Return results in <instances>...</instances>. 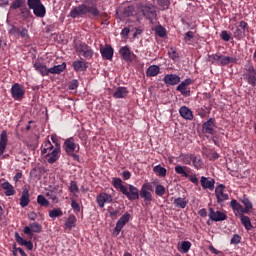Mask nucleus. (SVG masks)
Wrapping results in <instances>:
<instances>
[{
    "label": "nucleus",
    "mask_w": 256,
    "mask_h": 256,
    "mask_svg": "<svg viewBox=\"0 0 256 256\" xmlns=\"http://www.w3.org/2000/svg\"><path fill=\"white\" fill-rule=\"evenodd\" d=\"M0 187L5 191L6 197H11V195H15V187L11 185V183L5 181L3 183H0Z\"/></svg>",
    "instance_id": "obj_25"
},
{
    "label": "nucleus",
    "mask_w": 256,
    "mask_h": 256,
    "mask_svg": "<svg viewBox=\"0 0 256 256\" xmlns=\"http://www.w3.org/2000/svg\"><path fill=\"white\" fill-rule=\"evenodd\" d=\"M230 207L232 208V211L236 217H241V215L245 213L243 206L240 205L237 200H232L230 202Z\"/></svg>",
    "instance_id": "obj_23"
},
{
    "label": "nucleus",
    "mask_w": 256,
    "mask_h": 256,
    "mask_svg": "<svg viewBox=\"0 0 256 256\" xmlns=\"http://www.w3.org/2000/svg\"><path fill=\"white\" fill-rule=\"evenodd\" d=\"M129 219H131V214L126 212L117 221L116 227L114 228V235H116V237L121 233V230L123 229V227H125V225L129 223Z\"/></svg>",
    "instance_id": "obj_10"
},
{
    "label": "nucleus",
    "mask_w": 256,
    "mask_h": 256,
    "mask_svg": "<svg viewBox=\"0 0 256 256\" xmlns=\"http://www.w3.org/2000/svg\"><path fill=\"white\" fill-rule=\"evenodd\" d=\"M134 12H135V7L133 6H128L124 10V14L126 15V17H131V15H133Z\"/></svg>",
    "instance_id": "obj_55"
},
{
    "label": "nucleus",
    "mask_w": 256,
    "mask_h": 256,
    "mask_svg": "<svg viewBox=\"0 0 256 256\" xmlns=\"http://www.w3.org/2000/svg\"><path fill=\"white\" fill-rule=\"evenodd\" d=\"M9 35H12L13 37H19L20 33H21V27H15L12 26L9 31H8Z\"/></svg>",
    "instance_id": "obj_49"
},
{
    "label": "nucleus",
    "mask_w": 256,
    "mask_h": 256,
    "mask_svg": "<svg viewBox=\"0 0 256 256\" xmlns=\"http://www.w3.org/2000/svg\"><path fill=\"white\" fill-rule=\"evenodd\" d=\"M238 29H241L244 32L247 31V29H249L247 22H245L243 20L240 21Z\"/></svg>",
    "instance_id": "obj_61"
},
{
    "label": "nucleus",
    "mask_w": 256,
    "mask_h": 256,
    "mask_svg": "<svg viewBox=\"0 0 256 256\" xmlns=\"http://www.w3.org/2000/svg\"><path fill=\"white\" fill-rule=\"evenodd\" d=\"M151 191H153V186L149 182L144 183L139 191V197L144 199L146 205H149V203L153 201V194H151Z\"/></svg>",
    "instance_id": "obj_7"
},
{
    "label": "nucleus",
    "mask_w": 256,
    "mask_h": 256,
    "mask_svg": "<svg viewBox=\"0 0 256 256\" xmlns=\"http://www.w3.org/2000/svg\"><path fill=\"white\" fill-rule=\"evenodd\" d=\"M215 195L217 199V203H225V201H229V194L225 193V185L220 184L215 188Z\"/></svg>",
    "instance_id": "obj_11"
},
{
    "label": "nucleus",
    "mask_w": 256,
    "mask_h": 256,
    "mask_svg": "<svg viewBox=\"0 0 256 256\" xmlns=\"http://www.w3.org/2000/svg\"><path fill=\"white\" fill-rule=\"evenodd\" d=\"M24 6L25 0H14L10 6V9H21L22 13L29 15V9L25 8Z\"/></svg>",
    "instance_id": "obj_24"
},
{
    "label": "nucleus",
    "mask_w": 256,
    "mask_h": 256,
    "mask_svg": "<svg viewBox=\"0 0 256 256\" xmlns=\"http://www.w3.org/2000/svg\"><path fill=\"white\" fill-rule=\"evenodd\" d=\"M19 37H22L23 39H29V31H27V29L21 27Z\"/></svg>",
    "instance_id": "obj_56"
},
{
    "label": "nucleus",
    "mask_w": 256,
    "mask_h": 256,
    "mask_svg": "<svg viewBox=\"0 0 256 256\" xmlns=\"http://www.w3.org/2000/svg\"><path fill=\"white\" fill-rule=\"evenodd\" d=\"M75 51L85 59H93V55H95L93 49L85 43L76 44Z\"/></svg>",
    "instance_id": "obj_8"
},
{
    "label": "nucleus",
    "mask_w": 256,
    "mask_h": 256,
    "mask_svg": "<svg viewBox=\"0 0 256 256\" xmlns=\"http://www.w3.org/2000/svg\"><path fill=\"white\" fill-rule=\"evenodd\" d=\"M64 147L67 155H71V153H75V151H79V144L75 142V138L70 137L64 142Z\"/></svg>",
    "instance_id": "obj_14"
},
{
    "label": "nucleus",
    "mask_w": 256,
    "mask_h": 256,
    "mask_svg": "<svg viewBox=\"0 0 256 256\" xmlns=\"http://www.w3.org/2000/svg\"><path fill=\"white\" fill-rule=\"evenodd\" d=\"M242 203L245 206L243 212L244 213H250L251 209H253V203L249 200V198L244 197L242 199Z\"/></svg>",
    "instance_id": "obj_40"
},
{
    "label": "nucleus",
    "mask_w": 256,
    "mask_h": 256,
    "mask_svg": "<svg viewBox=\"0 0 256 256\" xmlns=\"http://www.w3.org/2000/svg\"><path fill=\"white\" fill-rule=\"evenodd\" d=\"M129 33H131V30L126 27V28H123V29H122L121 35H122L123 37H129Z\"/></svg>",
    "instance_id": "obj_62"
},
{
    "label": "nucleus",
    "mask_w": 256,
    "mask_h": 256,
    "mask_svg": "<svg viewBox=\"0 0 256 256\" xmlns=\"http://www.w3.org/2000/svg\"><path fill=\"white\" fill-rule=\"evenodd\" d=\"M234 37L238 40L241 41V39H243V37H245V31H243L242 29H240L239 27H237L234 31Z\"/></svg>",
    "instance_id": "obj_47"
},
{
    "label": "nucleus",
    "mask_w": 256,
    "mask_h": 256,
    "mask_svg": "<svg viewBox=\"0 0 256 256\" xmlns=\"http://www.w3.org/2000/svg\"><path fill=\"white\" fill-rule=\"evenodd\" d=\"M11 95L15 101H21L25 97V90L19 83H15L11 88Z\"/></svg>",
    "instance_id": "obj_13"
},
{
    "label": "nucleus",
    "mask_w": 256,
    "mask_h": 256,
    "mask_svg": "<svg viewBox=\"0 0 256 256\" xmlns=\"http://www.w3.org/2000/svg\"><path fill=\"white\" fill-rule=\"evenodd\" d=\"M55 147L53 146V144L51 143V141L46 140L44 141V143L42 144L41 147V153L42 155H47L49 152H51L52 150H54Z\"/></svg>",
    "instance_id": "obj_34"
},
{
    "label": "nucleus",
    "mask_w": 256,
    "mask_h": 256,
    "mask_svg": "<svg viewBox=\"0 0 256 256\" xmlns=\"http://www.w3.org/2000/svg\"><path fill=\"white\" fill-rule=\"evenodd\" d=\"M200 184L202 185L203 189H209V191H213L215 189V179L213 178L202 176L200 179Z\"/></svg>",
    "instance_id": "obj_22"
},
{
    "label": "nucleus",
    "mask_w": 256,
    "mask_h": 256,
    "mask_svg": "<svg viewBox=\"0 0 256 256\" xmlns=\"http://www.w3.org/2000/svg\"><path fill=\"white\" fill-rule=\"evenodd\" d=\"M193 156L194 154H186L182 156V161L185 165H192L193 164Z\"/></svg>",
    "instance_id": "obj_46"
},
{
    "label": "nucleus",
    "mask_w": 256,
    "mask_h": 256,
    "mask_svg": "<svg viewBox=\"0 0 256 256\" xmlns=\"http://www.w3.org/2000/svg\"><path fill=\"white\" fill-rule=\"evenodd\" d=\"M153 172L158 176V177H166L167 176V169L161 165H157L153 168Z\"/></svg>",
    "instance_id": "obj_37"
},
{
    "label": "nucleus",
    "mask_w": 256,
    "mask_h": 256,
    "mask_svg": "<svg viewBox=\"0 0 256 256\" xmlns=\"http://www.w3.org/2000/svg\"><path fill=\"white\" fill-rule=\"evenodd\" d=\"M129 95V90L126 87H118L113 93L114 99H125Z\"/></svg>",
    "instance_id": "obj_28"
},
{
    "label": "nucleus",
    "mask_w": 256,
    "mask_h": 256,
    "mask_svg": "<svg viewBox=\"0 0 256 256\" xmlns=\"http://www.w3.org/2000/svg\"><path fill=\"white\" fill-rule=\"evenodd\" d=\"M154 31L158 37H165V35H167V30H165V27L161 25L156 26Z\"/></svg>",
    "instance_id": "obj_44"
},
{
    "label": "nucleus",
    "mask_w": 256,
    "mask_h": 256,
    "mask_svg": "<svg viewBox=\"0 0 256 256\" xmlns=\"http://www.w3.org/2000/svg\"><path fill=\"white\" fill-rule=\"evenodd\" d=\"M193 81L191 78H188L182 81L176 88V91H179L183 97H189L191 95V90L188 89L189 85H191Z\"/></svg>",
    "instance_id": "obj_12"
},
{
    "label": "nucleus",
    "mask_w": 256,
    "mask_h": 256,
    "mask_svg": "<svg viewBox=\"0 0 256 256\" xmlns=\"http://www.w3.org/2000/svg\"><path fill=\"white\" fill-rule=\"evenodd\" d=\"M72 67L76 71H87L89 64L85 60H76L72 63Z\"/></svg>",
    "instance_id": "obj_26"
},
{
    "label": "nucleus",
    "mask_w": 256,
    "mask_h": 256,
    "mask_svg": "<svg viewBox=\"0 0 256 256\" xmlns=\"http://www.w3.org/2000/svg\"><path fill=\"white\" fill-rule=\"evenodd\" d=\"M198 215H200V217H207V209L202 208L198 211Z\"/></svg>",
    "instance_id": "obj_64"
},
{
    "label": "nucleus",
    "mask_w": 256,
    "mask_h": 256,
    "mask_svg": "<svg viewBox=\"0 0 256 256\" xmlns=\"http://www.w3.org/2000/svg\"><path fill=\"white\" fill-rule=\"evenodd\" d=\"M69 191L73 193V195H77V193H79V186L77 185V182H70Z\"/></svg>",
    "instance_id": "obj_48"
},
{
    "label": "nucleus",
    "mask_w": 256,
    "mask_h": 256,
    "mask_svg": "<svg viewBox=\"0 0 256 256\" xmlns=\"http://www.w3.org/2000/svg\"><path fill=\"white\" fill-rule=\"evenodd\" d=\"M240 217V221L242 223V225L245 227V229L247 231H251V229H253V224H251V219L248 216L245 215H241Z\"/></svg>",
    "instance_id": "obj_35"
},
{
    "label": "nucleus",
    "mask_w": 256,
    "mask_h": 256,
    "mask_svg": "<svg viewBox=\"0 0 256 256\" xmlns=\"http://www.w3.org/2000/svg\"><path fill=\"white\" fill-rule=\"evenodd\" d=\"M28 7L33 10L36 17L43 18L47 13L45 6L41 3V0H28Z\"/></svg>",
    "instance_id": "obj_6"
},
{
    "label": "nucleus",
    "mask_w": 256,
    "mask_h": 256,
    "mask_svg": "<svg viewBox=\"0 0 256 256\" xmlns=\"http://www.w3.org/2000/svg\"><path fill=\"white\" fill-rule=\"evenodd\" d=\"M69 89L71 91H75V89H77L79 87V82L77 80H72L70 83H69Z\"/></svg>",
    "instance_id": "obj_59"
},
{
    "label": "nucleus",
    "mask_w": 256,
    "mask_h": 256,
    "mask_svg": "<svg viewBox=\"0 0 256 256\" xmlns=\"http://www.w3.org/2000/svg\"><path fill=\"white\" fill-rule=\"evenodd\" d=\"M163 82L165 83V85H179V83L181 82V77H179V75L177 74H167L164 76Z\"/></svg>",
    "instance_id": "obj_20"
},
{
    "label": "nucleus",
    "mask_w": 256,
    "mask_h": 256,
    "mask_svg": "<svg viewBox=\"0 0 256 256\" xmlns=\"http://www.w3.org/2000/svg\"><path fill=\"white\" fill-rule=\"evenodd\" d=\"M50 219H57V217H63V210L61 208H54L49 210Z\"/></svg>",
    "instance_id": "obj_39"
},
{
    "label": "nucleus",
    "mask_w": 256,
    "mask_h": 256,
    "mask_svg": "<svg viewBox=\"0 0 256 256\" xmlns=\"http://www.w3.org/2000/svg\"><path fill=\"white\" fill-rule=\"evenodd\" d=\"M179 251H182V253H189V249H191V242L189 241H183L181 243L180 248H178Z\"/></svg>",
    "instance_id": "obj_43"
},
{
    "label": "nucleus",
    "mask_w": 256,
    "mask_h": 256,
    "mask_svg": "<svg viewBox=\"0 0 256 256\" xmlns=\"http://www.w3.org/2000/svg\"><path fill=\"white\" fill-rule=\"evenodd\" d=\"M46 197L51 199L52 203H59V198H57V194H55L53 191L47 192Z\"/></svg>",
    "instance_id": "obj_50"
},
{
    "label": "nucleus",
    "mask_w": 256,
    "mask_h": 256,
    "mask_svg": "<svg viewBox=\"0 0 256 256\" xmlns=\"http://www.w3.org/2000/svg\"><path fill=\"white\" fill-rule=\"evenodd\" d=\"M122 177H123V179H125V181H127L128 179H131V172H129V171H124V172L122 173Z\"/></svg>",
    "instance_id": "obj_63"
},
{
    "label": "nucleus",
    "mask_w": 256,
    "mask_h": 256,
    "mask_svg": "<svg viewBox=\"0 0 256 256\" xmlns=\"http://www.w3.org/2000/svg\"><path fill=\"white\" fill-rule=\"evenodd\" d=\"M246 73L243 74V77H247L249 75H256V70L253 64H248L245 66Z\"/></svg>",
    "instance_id": "obj_42"
},
{
    "label": "nucleus",
    "mask_w": 256,
    "mask_h": 256,
    "mask_svg": "<svg viewBox=\"0 0 256 256\" xmlns=\"http://www.w3.org/2000/svg\"><path fill=\"white\" fill-rule=\"evenodd\" d=\"M209 219H211V221H225L227 219V214L223 213L221 211H216L213 210V208H209Z\"/></svg>",
    "instance_id": "obj_17"
},
{
    "label": "nucleus",
    "mask_w": 256,
    "mask_h": 256,
    "mask_svg": "<svg viewBox=\"0 0 256 256\" xmlns=\"http://www.w3.org/2000/svg\"><path fill=\"white\" fill-rule=\"evenodd\" d=\"M188 203H189V200H187V198L178 197L174 199L173 205L174 207H176V209H185Z\"/></svg>",
    "instance_id": "obj_31"
},
{
    "label": "nucleus",
    "mask_w": 256,
    "mask_h": 256,
    "mask_svg": "<svg viewBox=\"0 0 256 256\" xmlns=\"http://www.w3.org/2000/svg\"><path fill=\"white\" fill-rule=\"evenodd\" d=\"M231 245H239L241 243V236L238 234H234L230 240Z\"/></svg>",
    "instance_id": "obj_54"
},
{
    "label": "nucleus",
    "mask_w": 256,
    "mask_h": 256,
    "mask_svg": "<svg viewBox=\"0 0 256 256\" xmlns=\"http://www.w3.org/2000/svg\"><path fill=\"white\" fill-rule=\"evenodd\" d=\"M71 207L76 213H79L81 211V206L75 200H72Z\"/></svg>",
    "instance_id": "obj_58"
},
{
    "label": "nucleus",
    "mask_w": 256,
    "mask_h": 256,
    "mask_svg": "<svg viewBox=\"0 0 256 256\" xmlns=\"http://www.w3.org/2000/svg\"><path fill=\"white\" fill-rule=\"evenodd\" d=\"M37 203L41 207H49V205H50L49 200H47V198H45V196H43V195L37 196Z\"/></svg>",
    "instance_id": "obj_41"
},
{
    "label": "nucleus",
    "mask_w": 256,
    "mask_h": 256,
    "mask_svg": "<svg viewBox=\"0 0 256 256\" xmlns=\"http://www.w3.org/2000/svg\"><path fill=\"white\" fill-rule=\"evenodd\" d=\"M159 7H162V9H169V5H171V2L169 0H157Z\"/></svg>",
    "instance_id": "obj_52"
},
{
    "label": "nucleus",
    "mask_w": 256,
    "mask_h": 256,
    "mask_svg": "<svg viewBox=\"0 0 256 256\" xmlns=\"http://www.w3.org/2000/svg\"><path fill=\"white\" fill-rule=\"evenodd\" d=\"M203 133L208 135H213L215 133V119L210 118L202 125Z\"/></svg>",
    "instance_id": "obj_19"
},
{
    "label": "nucleus",
    "mask_w": 256,
    "mask_h": 256,
    "mask_svg": "<svg viewBox=\"0 0 256 256\" xmlns=\"http://www.w3.org/2000/svg\"><path fill=\"white\" fill-rule=\"evenodd\" d=\"M174 169L177 175H181L182 177L189 179V181H191V183H194V185H199V178H197V174H190L191 168L187 166L177 165Z\"/></svg>",
    "instance_id": "obj_4"
},
{
    "label": "nucleus",
    "mask_w": 256,
    "mask_h": 256,
    "mask_svg": "<svg viewBox=\"0 0 256 256\" xmlns=\"http://www.w3.org/2000/svg\"><path fill=\"white\" fill-rule=\"evenodd\" d=\"M119 53L123 61H126V63L133 62V57H135V54L131 53V49H129V46H124L120 48Z\"/></svg>",
    "instance_id": "obj_18"
},
{
    "label": "nucleus",
    "mask_w": 256,
    "mask_h": 256,
    "mask_svg": "<svg viewBox=\"0 0 256 256\" xmlns=\"http://www.w3.org/2000/svg\"><path fill=\"white\" fill-rule=\"evenodd\" d=\"M75 225H77V217L71 214L68 216V218L66 219V222L64 223V229L66 231H71V229H73Z\"/></svg>",
    "instance_id": "obj_29"
},
{
    "label": "nucleus",
    "mask_w": 256,
    "mask_h": 256,
    "mask_svg": "<svg viewBox=\"0 0 256 256\" xmlns=\"http://www.w3.org/2000/svg\"><path fill=\"white\" fill-rule=\"evenodd\" d=\"M34 69L40 73L42 77H47L49 75H61L67 69V64L63 62L60 65H56L51 68H47V66L41 62L34 63Z\"/></svg>",
    "instance_id": "obj_3"
},
{
    "label": "nucleus",
    "mask_w": 256,
    "mask_h": 256,
    "mask_svg": "<svg viewBox=\"0 0 256 256\" xmlns=\"http://www.w3.org/2000/svg\"><path fill=\"white\" fill-rule=\"evenodd\" d=\"M41 231H43V226L39 222L30 223L29 226L23 229L25 235H33V233H41Z\"/></svg>",
    "instance_id": "obj_15"
},
{
    "label": "nucleus",
    "mask_w": 256,
    "mask_h": 256,
    "mask_svg": "<svg viewBox=\"0 0 256 256\" xmlns=\"http://www.w3.org/2000/svg\"><path fill=\"white\" fill-rule=\"evenodd\" d=\"M222 41H231V34L226 30H223L220 34Z\"/></svg>",
    "instance_id": "obj_53"
},
{
    "label": "nucleus",
    "mask_w": 256,
    "mask_h": 256,
    "mask_svg": "<svg viewBox=\"0 0 256 256\" xmlns=\"http://www.w3.org/2000/svg\"><path fill=\"white\" fill-rule=\"evenodd\" d=\"M195 37V33H193V31H188L185 34L184 40L186 43H189L191 41V39H193Z\"/></svg>",
    "instance_id": "obj_57"
},
{
    "label": "nucleus",
    "mask_w": 256,
    "mask_h": 256,
    "mask_svg": "<svg viewBox=\"0 0 256 256\" xmlns=\"http://www.w3.org/2000/svg\"><path fill=\"white\" fill-rule=\"evenodd\" d=\"M61 156V144H56L55 148L46 154V161L53 165L59 160Z\"/></svg>",
    "instance_id": "obj_9"
},
{
    "label": "nucleus",
    "mask_w": 256,
    "mask_h": 256,
    "mask_svg": "<svg viewBox=\"0 0 256 256\" xmlns=\"http://www.w3.org/2000/svg\"><path fill=\"white\" fill-rule=\"evenodd\" d=\"M159 73H161V68H159L157 65H151L146 70V76L148 77H157Z\"/></svg>",
    "instance_id": "obj_33"
},
{
    "label": "nucleus",
    "mask_w": 256,
    "mask_h": 256,
    "mask_svg": "<svg viewBox=\"0 0 256 256\" xmlns=\"http://www.w3.org/2000/svg\"><path fill=\"white\" fill-rule=\"evenodd\" d=\"M7 131L3 130L0 135V157L5 153V149H7Z\"/></svg>",
    "instance_id": "obj_30"
},
{
    "label": "nucleus",
    "mask_w": 256,
    "mask_h": 256,
    "mask_svg": "<svg viewBox=\"0 0 256 256\" xmlns=\"http://www.w3.org/2000/svg\"><path fill=\"white\" fill-rule=\"evenodd\" d=\"M112 185L115 189H118L120 193L125 195L129 201H137L139 200V188L128 184L127 186L123 185V180L121 178H113Z\"/></svg>",
    "instance_id": "obj_2"
},
{
    "label": "nucleus",
    "mask_w": 256,
    "mask_h": 256,
    "mask_svg": "<svg viewBox=\"0 0 256 256\" xmlns=\"http://www.w3.org/2000/svg\"><path fill=\"white\" fill-rule=\"evenodd\" d=\"M96 201H97L98 206L100 207V209H103V207H105L106 203H112L113 196H111V194H107L105 192H102L97 196Z\"/></svg>",
    "instance_id": "obj_16"
},
{
    "label": "nucleus",
    "mask_w": 256,
    "mask_h": 256,
    "mask_svg": "<svg viewBox=\"0 0 256 256\" xmlns=\"http://www.w3.org/2000/svg\"><path fill=\"white\" fill-rule=\"evenodd\" d=\"M31 203V195L29 194V188L27 186L23 187L22 195L20 197V207H27Z\"/></svg>",
    "instance_id": "obj_21"
},
{
    "label": "nucleus",
    "mask_w": 256,
    "mask_h": 256,
    "mask_svg": "<svg viewBox=\"0 0 256 256\" xmlns=\"http://www.w3.org/2000/svg\"><path fill=\"white\" fill-rule=\"evenodd\" d=\"M100 53L104 59H107V61H111V59H113V48L111 46L102 48Z\"/></svg>",
    "instance_id": "obj_32"
},
{
    "label": "nucleus",
    "mask_w": 256,
    "mask_h": 256,
    "mask_svg": "<svg viewBox=\"0 0 256 256\" xmlns=\"http://www.w3.org/2000/svg\"><path fill=\"white\" fill-rule=\"evenodd\" d=\"M138 9L151 23H153V19L157 17V10L152 4L138 3Z\"/></svg>",
    "instance_id": "obj_5"
},
{
    "label": "nucleus",
    "mask_w": 256,
    "mask_h": 256,
    "mask_svg": "<svg viewBox=\"0 0 256 256\" xmlns=\"http://www.w3.org/2000/svg\"><path fill=\"white\" fill-rule=\"evenodd\" d=\"M99 0H85L84 4L79 5L78 7H74L70 11V17L72 19H77V17H85L88 13L92 17H99L101 13L97 8V3Z\"/></svg>",
    "instance_id": "obj_1"
},
{
    "label": "nucleus",
    "mask_w": 256,
    "mask_h": 256,
    "mask_svg": "<svg viewBox=\"0 0 256 256\" xmlns=\"http://www.w3.org/2000/svg\"><path fill=\"white\" fill-rule=\"evenodd\" d=\"M230 63H237V58L231 56H224L220 59V65H229Z\"/></svg>",
    "instance_id": "obj_38"
},
{
    "label": "nucleus",
    "mask_w": 256,
    "mask_h": 256,
    "mask_svg": "<svg viewBox=\"0 0 256 256\" xmlns=\"http://www.w3.org/2000/svg\"><path fill=\"white\" fill-rule=\"evenodd\" d=\"M192 165L195 169H203V159H201V156H197L194 154L192 158Z\"/></svg>",
    "instance_id": "obj_36"
},
{
    "label": "nucleus",
    "mask_w": 256,
    "mask_h": 256,
    "mask_svg": "<svg viewBox=\"0 0 256 256\" xmlns=\"http://www.w3.org/2000/svg\"><path fill=\"white\" fill-rule=\"evenodd\" d=\"M179 113L183 119H186L187 121H192L193 119V111L189 109L187 106H182L179 109Z\"/></svg>",
    "instance_id": "obj_27"
},
{
    "label": "nucleus",
    "mask_w": 256,
    "mask_h": 256,
    "mask_svg": "<svg viewBox=\"0 0 256 256\" xmlns=\"http://www.w3.org/2000/svg\"><path fill=\"white\" fill-rule=\"evenodd\" d=\"M15 239L17 241V243H19V245H25V243L27 242V240L23 239V237L19 236V233H15Z\"/></svg>",
    "instance_id": "obj_60"
},
{
    "label": "nucleus",
    "mask_w": 256,
    "mask_h": 256,
    "mask_svg": "<svg viewBox=\"0 0 256 256\" xmlns=\"http://www.w3.org/2000/svg\"><path fill=\"white\" fill-rule=\"evenodd\" d=\"M168 55L170 59H173V61H175V59H179V53H177V50H175V48H170L168 50Z\"/></svg>",
    "instance_id": "obj_51"
},
{
    "label": "nucleus",
    "mask_w": 256,
    "mask_h": 256,
    "mask_svg": "<svg viewBox=\"0 0 256 256\" xmlns=\"http://www.w3.org/2000/svg\"><path fill=\"white\" fill-rule=\"evenodd\" d=\"M165 186L161 185V184H158L156 185L155 187V194L158 196V197H163V195H165Z\"/></svg>",
    "instance_id": "obj_45"
}]
</instances>
